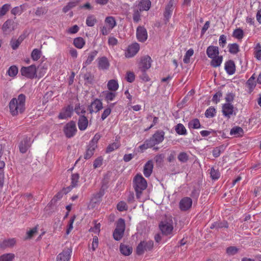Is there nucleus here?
<instances>
[{"instance_id":"obj_1","label":"nucleus","mask_w":261,"mask_h":261,"mask_svg":"<svg viewBox=\"0 0 261 261\" xmlns=\"http://www.w3.org/2000/svg\"><path fill=\"white\" fill-rule=\"evenodd\" d=\"M25 96L21 94L17 97L12 98L9 102L10 112L12 116L23 113L25 110Z\"/></svg>"},{"instance_id":"obj_2","label":"nucleus","mask_w":261,"mask_h":261,"mask_svg":"<svg viewBox=\"0 0 261 261\" xmlns=\"http://www.w3.org/2000/svg\"><path fill=\"white\" fill-rule=\"evenodd\" d=\"M133 187L136 193L137 198L140 199L142 192L147 187V183L142 175L137 174L133 179Z\"/></svg>"},{"instance_id":"obj_3","label":"nucleus","mask_w":261,"mask_h":261,"mask_svg":"<svg viewBox=\"0 0 261 261\" xmlns=\"http://www.w3.org/2000/svg\"><path fill=\"white\" fill-rule=\"evenodd\" d=\"M159 227L164 235L170 237L173 236L174 232V225L171 219L162 221L159 225Z\"/></svg>"},{"instance_id":"obj_4","label":"nucleus","mask_w":261,"mask_h":261,"mask_svg":"<svg viewBox=\"0 0 261 261\" xmlns=\"http://www.w3.org/2000/svg\"><path fill=\"white\" fill-rule=\"evenodd\" d=\"M116 21L113 16H108L105 19L104 25L100 28L101 33L103 35H108L116 27Z\"/></svg>"},{"instance_id":"obj_5","label":"nucleus","mask_w":261,"mask_h":261,"mask_svg":"<svg viewBox=\"0 0 261 261\" xmlns=\"http://www.w3.org/2000/svg\"><path fill=\"white\" fill-rule=\"evenodd\" d=\"M101 136L99 134H96L93 139L90 142L88 146L86 152L84 155L85 159H88L93 155L95 149L97 148V144L100 139Z\"/></svg>"},{"instance_id":"obj_6","label":"nucleus","mask_w":261,"mask_h":261,"mask_svg":"<svg viewBox=\"0 0 261 261\" xmlns=\"http://www.w3.org/2000/svg\"><path fill=\"white\" fill-rule=\"evenodd\" d=\"M125 228V221L124 219L120 218L117 222L116 227L113 232V237L115 240L119 241L122 238Z\"/></svg>"},{"instance_id":"obj_7","label":"nucleus","mask_w":261,"mask_h":261,"mask_svg":"<svg viewBox=\"0 0 261 261\" xmlns=\"http://www.w3.org/2000/svg\"><path fill=\"white\" fill-rule=\"evenodd\" d=\"M22 76L29 79H34L37 77V68L36 66L32 65L28 67H22L20 69Z\"/></svg>"},{"instance_id":"obj_8","label":"nucleus","mask_w":261,"mask_h":261,"mask_svg":"<svg viewBox=\"0 0 261 261\" xmlns=\"http://www.w3.org/2000/svg\"><path fill=\"white\" fill-rule=\"evenodd\" d=\"M152 60L148 56H145L141 58L139 63V68L143 72H146L149 69L151 65Z\"/></svg>"},{"instance_id":"obj_9","label":"nucleus","mask_w":261,"mask_h":261,"mask_svg":"<svg viewBox=\"0 0 261 261\" xmlns=\"http://www.w3.org/2000/svg\"><path fill=\"white\" fill-rule=\"evenodd\" d=\"M153 246V242L152 241L141 242L137 248V253L138 254H142L145 251L150 250Z\"/></svg>"},{"instance_id":"obj_10","label":"nucleus","mask_w":261,"mask_h":261,"mask_svg":"<svg viewBox=\"0 0 261 261\" xmlns=\"http://www.w3.org/2000/svg\"><path fill=\"white\" fill-rule=\"evenodd\" d=\"M33 141L31 137L24 136L19 144V150L21 153H25L30 147Z\"/></svg>"},{"instance_id":"obj_11","label":"nucleus","mask_w":261,"mask_h":261,"mask_svg":"<svg viewBox=\"0 0 261 261\" xmlns=\"http://www.w3.org/2000/svg\"><path fill=\"white\" fill-rule=\"evenodd\" d=\"M77 131L75 123L70 121L64 126V132L67 138L72 137Z\"/></svg>"},{"instance_id":"obj_12","label":"nucleus","mask_w":261,"mask_h":261,"mask_svg":"<svg viewBox=\"0 0 261 261\" xmlns=\"http://www.w3.org/2000/svg\"><path fill=\"white\" fill-rule=\"evenodd\" d=\"M140 49V45L137 43H134L129 45L125 52V56L127 58H132L135 56Z\"/></svg>"},{"instance_id":"obj_13","label":"nucleus","mask_w":261,"mask_h":261,"mask_svg":"<svg viewBox=\"0 0 261 261\" xmlns=\"http://www.w3.org/2000/svg\"><path fill=\"white\" fill-rule=\"evenodd\" d=\"M164 135L165 133L163 131H157L154 133L152 138L149 140L152 147L155 145L160 144L163 141Z\"/></svg>"},{"instance_id":"obj_14","label":"nucleus","mask_w":261,"mask_h":261,"mask_svg":"<svg viewBox=\"0 0 261 261\" xmlns=\"http://www.w3.org/2000/svg\"><path fill=\"white\" fill-rule=\"evenodd\" d=\"M71 248H65L57 255L56 260L57 261H69L71 257Z\"/></svg>"},{"instance_id":"obj_15","label":"nucleus","mask_w":261,"mask_h":261,"mask_svg":"<svg viewBox=\"0 0 261 261\" xmlns=\"http://www.w3.org/2000/svg\"><path fill=\"white\" fill-rule=\"evenodd\" d=\"M222 113L224 116L229 118L233 114L236 115L234 113V107L233 105L229 102L224 104L222 106Z\"/></svg>"},{"instance_id":"obj_16","label":"nucleus","mask_w":261,"mask_h":261,"mask_svg":"<svg viewBox=\"0 0 261 261\" xmlns=\"http://www.w3.org/2000/svg\"><path fill=\"white\" fill-rule=\"evenodd\" d=\"M102 108V103L98 99H95L89 107V110L91 113H96Z\"/></svg>"},{"instance_id":"obj_17","label":"nucleus","mask_w":261,"mask_h":261,"mask_svg":"<svg viewBox=\"0 0 261 261\" xmlns=\"http://www.w3.org/2000/svg\"><path fill=\"white\" fill-rule=\"evenodd\" d=\"M73 112V107L71 106H68L63 109L60 112L59 118L61 119H66L71 117Z\"/></svg>"},{"instance_id":"obj_18","label":"nucleus","mask_w":261,"mask_h":261,"mask_svg":"<svg viewBox=\"0 0 261 261\" xmlns=\"http://www.w3.org/2000/svg\"><path fill=\"white\" fill-rule=\"evenodd\" d=\"M137 38L140 42H144L147 39V33L146 30L142 27H139L137 29Z\"/></svg>"},{"instance_id":"obj_19","label":"nucleus","mask_w":261,"mask_h":261,"mask_svg":"<svg viewBox=\"0 0 261 261\" xmlns=\"http://www.w3.org/2000/svg\"><path fill=\"white\" fill-rule=\"evenodd\" d=\"M104 194L103 190H100L92 196L90 204L92 207L95 206V205L100 202L101 197Z\"/></svg>"},{"instance_id":"obj_20","label":"nucleus","mask_w":261,"mask_h":261,"mask_svg":"<svg viewBox=\"0 0 261 261\" xmlns=\"http://www.w3.org/2000/svg\"><path fill=\"white\" fill-rule=\"evenodd\" d=\"M102 96L104 99L109 102L114 100L117 96V92L110 90H106L102 92Z\"/></svg>"},{"instance_id":"obj_21","label":"nucleus","mask_w":261,"mask_h":261,"mask_svg":"<svg viewBox=\"0 0 261 261\" xmlns=\"http://www.w3.org/2000/svg\"><path fill=\"white\" fill-rule=\"evenodd\" d=\"M192 204V200L190 198L185 197L180 200L179 207L182 211H186L191 207Z\"/></svg>"},{"instance_id":"obj_22","label":"nucleus","mask_w":261,"mask_h":261,"mask_svg":"<svg viewBox=\"0 0 261 261\" xmlns=\"http://www.w3.org/2000/svg\"><path fill=\"white\" fill-rule=\"evenodd\" d=\"M206 54L208 58H215L219 56V50L217 46L211 45L209 46L206 49Z\"/></svg>"},{"instance_id":"obj_23","label":"nucleus","mask_w":261,"mask_h":261,"mask_svg":"<svg viewBox=\"0 0 261 261\" xmlns=\"http://www.w3.org/2000/svg\"><path fill=\"white\" fill-rule=\"evenodd\" d=\"M14 29V22L11 20H7L3 24L2 30L6 34H9Z\"/></svg>"},{"instance_id":"obj_24","label":"nucleus","mask_w":261,"mask_h":261,"mask_svg":"<svg viewBox=\"0 0 261 261\" xmlns=\"http://www.w3.org/2000/svg\"><path fill=\"white\" fill-rule=\"evenodd\" d=\"M97 60L98 67L99 69L102 70H107L109 68L110 63L108 59L106 57H102L99 58Z\"/></svg>"},{"instance_id":"obj_25","label":"nucleus","mask_w":261,"mask_h":261,"mask_svg":"<svg viewBox=\"0 0 261 261\" xmlns=\"http://www.w3.org/2000/svg\"><path fill=\"white\" fill-rule=\"evenodd\" d=\"M225 70L229 75H232L236 71L234 63L232 60H229L225 63Z\"/></svg>"},{"instance_id":"obj_26","label":"nucleus","mask_w":261,"mask_h":261,"mask_svg":"<svg viewBox=\"0 0 261 261\" xmlns=\"http://www.w3.org/2000/svg\"><path fill=\"white\" fill-rule=\"evenodd\" d=\"M153 162L151 161H148L144 167L143 173L145 177H148L150 176L153 169Z\"/></svg>"},{"instance_id":"obj_27","label":"nucleus","mask_w":261,"mask_h":261,"mask_svg":"<svg viewBox=\"0 0 261 261\" xmlns=\"http://www.w3.org/2000/svg\"><path fill=\"white\" fill-rule=\"evenodd\" d=\"M88 121L85 116H82L80 117L78 121V126L80 130H85L88 126Z\"/></svg>"},{"instance_id":"obj_28","label":"nucleus","mask_w":261,"mask_h":261,"mask_svg":"<svg viewBox=\"0 0 261 261\" xmlns=\"http://www.w3.org/2000/svg\"><path fill=\"white\" fill-rule=\"evenodd\" d=\"M151 6V2L149 0H141L138 4V8L140 11H148Z\"/></svg>"},{"instance_id":"obj_29","label":"nucleus","mask_w":261,"mask_h":261,"mask_svg":"<svg viewBox=\"0 0 261 261\" xmlns=\"http://www.w3.org/2000/svg\"><path fill=\"white\" fill-rule=\"evenodd\" d=\"M24 38V37L22 35L20 36L18 39L12 38L10 41V45L12 49L14 50L16 49L19 47Z\"/></svg>"},{"instance_id":"obj_30","label":"nucleus","mask_w":261,"mask_h":261,"mask_svg":"<svg viewBox=\"0 0 261 261\" xmlns=\"http://www.w3.org/2000/svg\"><path fill=\"white\" fill-rule=\"evenodd\" d=\"M107 88L108 90L117 91L119 88V84L117 80H111L108 82Z\"/></svg>"},{"instance_id":"obj_31","label":"nucleus","mask_w":261,"mask_h":261,"mask_svg":"<svg viewBox=\"0 0 261 261\" xmlns=\"http://www.w3.org/2000/svg\"><path fill=\"white\" fill-rule=\"evenodd\" d=\"M173 2L172 0H171L169 3L167 4L166 9H165V12L164 13L165 17L168 19L169 17H170L173 10Z\"/></svg>"},{"instance_id":"obj_32","label":"nucleus","mask_w":261,"mask_h":261,"mask_svg":"<svg viewBox=\"0 0 261 261\" xmlns=\"http://www.w3.org/2000/svg\"><path fill=\"white\" fill-rule=\"evenodd\" d=\"M211 65L214 67H219L223 61V57L222 56H218L215 58H212Z\"/></svg>"},{"instance_id":"obj_33","label":"nucleus","mask_w":261,"mask_h":261,"mask_svg":"<svg viewBox=\"0 0 261 261\" xmlns=\"http://www.w3.org/2000/svg\"><path fill=\"white\" fill-rule=\"evenodd\" d=\"M97 51L96 50H93L89 54L88 58L85 62H84V67H86L87 65L90 64L93 61L95 57L97 56Z\"/></svg>"},{"instance_id":"obj_34","label":"nucleus","mask_w":261,"mask_h":261,"mask_svg":"<svg viewBox=\"0 0 261 261\" xmlns=\"http://www.w3.org/2000/svg\"><path fill=\"white\" fill-rule=\"evenodd\" d=\"M86 42L82 37H77L73 40V44L76 48L82 49L85 45Z\"/></svg>"},{"instance_id":"obj_35","label":"nucleus","mask_w":261,"mask_h":261,"mask_svg":"<svg viewBox=\"0 0 261 261\" xmlns=\"http://www.w3.org/2000/svg\"><path fill=\"white\" fill-rule=\"evenodd\" d=\"M254 57L258 61H261V45L257 43L254 47Z\"/></svg>"},{"instance_id":"obj_36","label":"nucleus","mask_w":261,"mask_h":261,"mask_svg":"<svg viewBox=\"0 0 261 261\" xmlns=\"http://www.w3.org/2000/svg\"><path fill=\"white\" fill-rule=\"evenodd\" d=\"M120 251L122 254L127 256L132 253V248L129 246L121 244L120 246Z\"/></svg>"},{"instance_id":"obj_37","label":"nucleus","mask_w":261,"mask_h":261,"mask_svg":"<svg viewBox=\"0 0 261 261\" xmlns=\"http://www.w3.org/2000/svg\"><path fill=\"white\" fill-rule=\"evenodd\" d=\"M175 130L176 133L179 135H186L187 134L186 127L181 123L177 124L175 127Z\"/></svg>"},{"instance_id":"obj_38","label":"nucleus","mask_w":261,"mask_h":261,"mask_svg":"<svg viewBox=\"0 0 261 261\" xmlns=\"http://www.w3.org/2000/svg\"><path fill=\"white\" fill-rule=\"evenodd\" d=\"M243 134V129L238 126L233 127L230 132V134L231 136H234L235 137H240Z\"/></svg>"},{"instance_id":"obj_39","label":"nucleus","mask_w":261,"mask_h":261,"mask_svg":"<svg viewBox=\"0 0 261 261\" xmlns=\"http://www.w3.org/2000/svg\"><path fill=\"white\" fill-rule=\"evenodd\" d=\"M189 128L198 129L201 126L199 120L198 119H194L188 123Z\"/></svg>"},{"instance_id":"obj_40","label":"nucleus","mask_w":261,"mask_h":261,"mask_svg":"<svg viewBox=\"0 0 261 261\" xmlns=\"http://www.w3.org/2000/svg\"><path fill=\"white\" fill-rule=\"evenodd\" d=\"M47 69V67L45 65L39 66L37 69V77L40 78L42 77L46 72Z\"/></svg>"},{"instance_id":"obj_41","label":"nucleus","mask_w":261,"mask_h":261,"mask_svg":"<svg viewBox=\"0 0 261 261\" xmlns=\"http://www.w3.org/2000/svg\"><path fill=\"white\" fill-rule=\"evenodd\" d=\"M7 73L9 76L14 77L18 73V68L15 65L11 66L8 69Z\"/></svg>"},{"instance_id":"obj_42","label":"nucleus","mask_w":261,"mask_h":261,"mask_svg":"<svg viewBox=\"0 0 261 261\" xmlns=\"http://www.w3.org/2000/svg\"><path fill=\"white\" fill-rule=\"evenodd\" d=\"M228 47L230 54H236L239 51V46L237 43L229 44Z\"/></svg>"},{"instance_id":"obj_43","label":"nucleus","mask_w":261,"mask_h":261,"mask_svg":"<svg viewBox=\"0 0 261 261\" xmlns=\"http://www.w3.org/2000/svg\"><path fill=\"white\" fill-rule=\"evenodd\" d=\"M41 51L39 49H34L31 54V57L33 60L37 61L41 57Z\"/></svg>"},{"instance_id":"obj_44","label":"nucleus","mask_w":261,"mask_h":261,"mask_svg":"<svg viewBox=\"0 0 261 261\" xmlns=\"http://www.w3.org/2000/svg\"><path fill=\"white\" fill-rule=\"evenodd\" d=\"M194 50L192 49H189L186 53L183 61L185 63H189L190 62V58L193 55Z\"/></svg>"},{"instance_id":"obj_45","label":"nucleus","mask_w":261,"mask_h":261,"mask_svg":"<svg viewBox=\"0 0 261 261\" xmlns=\"http://www.w3.org/2000/svg\"><path fill=\"white\" fill-rule=\"evenodd\" d=\"M120 144L118 142L110 144L107 148L106 152H111L119 147Z\"/></svg>"},{"instance_id":"obj_46","label":"nucleus","mask_w":261,"mask_h":261,"mask_svg":"<svg viewBox=\"0 0 261 261\" xmlns=\"http://www.w3.org/2000/svg\"><path fill=\"white\" fill-rule=\"evenodd\" d=\"M14 258V254L13 253L5 254L0 257V261H12Z\"/></svg>"},{"instance_id":"obj_47","label":"nucleus","mask_w":261,"mask_h":261,"mask_svg":"<svg viewBox=\"0 0 261 261\" xmlns=\"http://www.w3.org/2000/svg\"><path fill=\"white\" fill-rule=\"evenodd\" d=\"M243 36H244L243 31L241 29H236L233 32V36L238 39H242L243 37Z\"/></svg>"},{"instance_id":"obj_48","label":"nucleus","mask_w":261,"mask_h":261,"mask_svg":"<svg viewBox=\"0 0 261 261\" xmlns=\"http://www.w3.org/2000/svg\"><path fill=\"white\" fill-rule=\"evenodd\" d=\"M216 114V110L214 108L210 107L206 110L205 113V115L207 118H212L214 117Z\"/></svg>"},{"instance_id":"obj_49","label":"nucleus","mask_w":261,"mask_h":261,"mask_svg":"<svg viewBox=\"0 0 261 261\" xmlns=\"http://www.w3.org/2000/svg\"><path fill=\"white\" fill-rule=\"evenodd\" d=\"M79 175L77 173H74L72 174L71 180V186L72 188L76 187L77 185L79 179Z\"/></svg>"},{"instance_id":"obj_50","label":"nucleus","mask_w":261,"mask_h":261,"mask_svg":"<svg viewBox=\"0 0 261 261\" xmlns=\"http://www.w3.org/2000/svg\"><path fill=\"white\" fill-rule=\"evenodd\" d=\"M210 174L211 178L214 180L218 179L220 176V174L219 171L218 170L215 169L214 168L211 169Z\"/></svg>"},{"instance_id":"obj_51","label":"nucleus","mask_w":261,"mask_h":261,"mask_svg":"<svg viewBox=\"0 0 261 261\" xmlns=\"http://www.w3.org/2000/svg\"><path fill=\"white\" fill-rule=\"evenodd\" d=\"M239 248L234 246H230L227 248L226 253L228 255H233L238 253Z\"/></svg>"},{"instance_id":"obj_52","label":"nucleus","mask_w":261,"mask_h":261,"mask_svg":"<svg viewBox=\"0 0 261 261\" xmlns=\"http://www.w3.org/2000/svg\"><path fill=\"white\" fill-rule=\"evenodd\" d=\"M15 243V240L14 239H10L4 240L2 243V246L4 247H11Z\"/></svg>"},{"instance_id":"obj_53","label":"nucleus","mask_w":261,"mask_h":261,"mask_svg":"<svg viewBox=\"0 0 261 261\" xmlns=\"http://www.w3.org/2000/svg\"><path fill=\"white\" fill-rule=\"evenodd\" d=\"M96 22V19L92 15L89 16L86 19V24L89 27H93Z\"/></svg>"},{"instance_id":"obj_54","label":"nucleus","mask_w":261,"mask_h":261,"mask_svg":"<svg viewBox=\"0 0 261 261\" xmlns=\"http://www.w3.org/2000/svg\"><path fill=\"white\" fill-rule=\"evenodd\" d=\"M10 8V5L9 4L4 5L2 8H0V17H2L6 14L7 12Z\"/></svg>"},{"instance_id":"obj_55","label":"nucleus","mask_w":261,"mask_h":261,"mask_svg":"<svg viewBox=\"0 0 261 261\" xmlns=\"http://www.w3.org/2000/svg\"><path fill=\"white\" fill-rule=\"evenodd\" d=\"M125 79L128 82L132 83L135 79V74L132 71H128L126 72Z\"/></svg>"},{"instance_id":"obj_56","label":"nucleus","mask_w":261,"mask_h":261,"mask_svg":"<svg viewBox=\"0 0 261 261\" xmlns=\"http://www.w3.org/2000/svg\"><path fill=\"white\" fill-rule=\"evenodd\" d=\"M117 209L120 212H122L127 210V205L124 201H120L117 204Z\"/></svg>"},{"instance_id":"obj_57","label":"nucleus","mask_w":261,"mask_h":261,"mask_svg":"<svg viewBox=\"0 0 261 261\" xmlns=\"http://www.w3.org/2000/svg\"><path fill=\"white\" fill-rule=\"evenodd\" d=\"M74 217H72L71 218H70V219L69 221L68 224L67 229L66 230V234H69L70 233V231L72 230L73 224L74 223Z\"/></svg>"},{"instance_id":"obj_58","label":"nucleus","mask_w":261,"mask_h":261,"mask_svg":"<svg viewBox=\"0 0 261 261\" xmlns=\"http://www.w3.org/2000/svg\"><path fill=\"white\" fill-rule=\"evenodd\" d=\"M223 147L222 146L216 147L213 150V155L215 157H218L221 152L222 150L223 149Z\"/></svg>"},{"instance_id":"obj_59","label":"nucleus","mask_w":261,"mask_h":261,"mask_svg":"<svg viewBox=\"0 0 261 261\" xmlns=\"http://www.w3.org/2000/svg\"><path fill=\"white\" fill-rule=\"evenodd\" d=\"M79 31V27L77 25H74L73 26L69 28L67 32L68 33L70 34H73L76 33Z\"/></svg>"},{"instance_id":"obj_60","label":"nucleus","mask_w":261,"mask_h":261,"mask_svg":"<svg viewBox=\"0 0 261 261\" xmlns=\"http://www.w3.org/2000/svg\"><path fill=\"white\" fill-rule=\"evenodd\" d=\"M178 160L182 162H186L188 159V156L185 152H181L178 156Z\"/></svg>"},{"instance_id":"obj_61","label":"nucleus","mask_w":261,"mask_h":261,"mask_svg":"<svg viewBox=\"0 0 261 261\" xmlns=\"http://www.w3.org/2000/svg\"><path fill=\"white\" fill-rule=\"evenodd\" d=\"M152 147V144L150 143L149 140H148L146 141L143 144L140 145L139 147H140V149H141L142 150H144L148 148H151Z\"/></svg>"},{"instance_id":"obj_62","label":"nucleus","mask_w":261,"mask_h":261,"mask_svg":"<svg viewBox=\"0 0 261 261\" xmlns=\"http://www.w3.org/2000/svg\"><path fill=\"white\" fill-rule=\"evenodd\" d=\"M102 158L101 157H98L97 158L93 163V167L94 168L99 167L102 163Z\"/></svg>"},{"instance_id":"obj_63","label":"nucleus","mask_w":261,"mask_h":261,"mask_svg":"<svg viewBox=\"0 0 261 261\" xmlns=\"http://www.w3.org/2000/svg\"><path fill=\"white\" fill-rule=\"evenodd\" d=\"M219 43L220 46L223 47L226 43V37L224 35H221L219 39Z\"/></svg>"},{"instance_id":"obj_64","label":"nucleus","mask_w":261,"mask_h":261,"mask_svg":"<svg viewBox=\"0 0 261 261\" xmlns=\"http://www.w3.org/2000/svg\"><path fill=\"white\" fill-rule=\"evenodd\" d=\"M37 231V227H35L32 229L30 230L27 232V239H30L31 238L35 233H36Z\"/></svg>"}]
</instances>
